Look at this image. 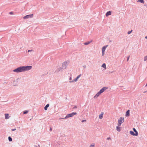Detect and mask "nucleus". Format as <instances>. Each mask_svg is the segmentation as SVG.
<instances>
[{
  "label": "nucleus",
  "instance_id": "obj_1",
  "mask_svg": "<svg viewBox=\"0 0 147 147\" xmlns=\"http://www.w3.org/2000/svg\"><path fill=\"white\" fill-rule=\"evenodd\" d=\"M32 68L31 66L20 67L14 69L13 71L16 72H20L29 70Z\"/></svg>",
  "mask_w": 147,
  "mask_h": 147
},
{
  "label": "nucleus",
  "instance_id": "obj_2",
  "mask_svg": "<svg viewBox=\"0 0 147 147\" xmlns=\"http://www.w3.org/2000/svg\"><path fill=\"white\" fill-rule=\"evenodd\" d=\"M124 122V118L123 117H120L118 120V125L121 126V124Z\"/></svg>",
  "mask_w": 147,
  "mask_h": 147
},
{
  "label": "nucleus",
  "instance_id": "obj_3",
  "mask_svg": "<svg viewBox=\"0 0 147 147\" xmlns=\"http://www.w3.org/2000/svg\"><path fill=\"white\" fill-rule=\"evenodd\" d=\"M77 113L76 112H73L67 115V116L65 117V118H67L68 117H72L74 115H76Z\"/></svg>",
  "mask_w": 147,
  "mask_h": 147
},
{
  "label": "nucleus",
  "instance_id": "obj_4",
  "mask_svg": "<svg viewBox=\"0 0 147 147\" xmlns=\"http://www.w3.org/2000/svg\"><path fill=\"white\" fill-rule=\"evenodd\" d=\"M33 14L27 15L24 16L23 18L24 19H26L29 18H32L33 17Z\"/></svg>",
  "mask_w": 147,
  "mask_h": 147
},
{
  "label": "nucleus",
  "instance_id": "obj_5",
  "mask_svg": "<svg viewBox=\"0 0 147 147\" xmlns=\"http://www.w3.org/2000/svg\"><path fill=\"white\" fill-rule=\"evenodd\" d=\"M108 45H107L103 47L102 49V55L103 56L105 54V50L106 48L108 47Z\"/></svg>",
  "mask_w": 147,
  "mask_h": 147
},
{
  "label": "nucleus",
  "instance_id": "obj_6",
  "mask_svg": "<svg viewBox=\"0 0 147 147\" xmlns=\"http://www.w3.org/2000/svg\"><path fill=\"white\" fill-rule=\"evenodd\" d=\"M107 88H106V87H104L103 88H102L100 91H99L100 93L101 94V93L103 92L105 90L107 89Z\"/></svg>",
  "mask_w": 147,
  "mask_h": 147
},
{
  "label": "nucleus",
  "instance_id": "obj_7",
  "mask_svg": "<svg viewBox=\"0 0 147 147\" xmlns=\"http://www.w3.org/2000/svg\"><path fill=\"white\" fill-rule=\"evenodd\" d=\"M101 94L100 93V92H98L96 95L94 96V98H97L100 94Z\"/></svg>",
  "mask_w": 147,
  "mask_h": 147
},
{
  "label": "nucleus",
  "instance_id": "obj_8",
  "mask_svg": "<svg viewBox=\"0 0 147 147\" xmlns=\"http://www.w3.org/2000/svg\"><path fill=\"white\" fill-rule=\"evenodd\" d=\"M120 126H118H118L116 127V129L117 131L119 132L121 130V128L119 127Z\"/></svg>",
  "mask_w": 147,
  "mask_h": 147
},
{
  "label": "nucleus",
  "instance_id": "obj_9",
  "mask_svg": "<svg viewBox=\"0 0 147 147\" xmlns=\"http://www.w3.org/2000/svg\"><path fill=\"white\" fill-rule=\"evenodd\" d=\"M125 115L126 116H129V110L126 112Z\"/></svg>",
  "mask_w": 147,
  "mask_h": 147
},
{
  "label": "nucleus",
  "instance_id": "obj_10",
  "mask_svg": "<svg viewBox=\"0 0 147 147\" xmlns=\"http://www.w3.org/2000/svg\"><path fill=\"white\" fill-rule=\"evenodd\" d=\"M130 134L132 135V136H137L135 133V134L133 131H130Z\"/></svg>",
  "mask_w": 147,
  "mask_h": 147
},
{
  "label": "nucleus",
  "instance_id": "obj_11",
  "mask_svg": "<svg viewBox=\"0 0 147 147\" xmlns=\"http://www.w3.org/2000/svg\"><path fill=\"white\" fill-rule=\"evenodd\" d=\"M5 118L6 119H7L9 118V115L8 114H5Z\"/></svg>",
  "mask_w": 147,
  "mask_h": 147
},
{
  "label": "nucleus",
  "instance_id": "obj_12",
  "mask_svg": "<svg viewBox=\"0 0 147 147\" xmlns=\"http://www.w3.org/2000/svg\"><path fill=\"white\" fill-rule=\"evenodd\" d=\"M111 11H108L107 12L106 14V16L107 17L109 15H111Z\"/></svg>",
  "mask_w": 147,
  "mask_h": 147
},
{
  "label": "nucleus",
  "instance_id": "obj_13",
  "mask_svg": "<svg viewBox=\"0 0 147 147\" xmlns=\"http://www.w3.org/2000/svg\"><path fill=\"white\" fill-rule=\"evenodd\" d=\"M133 129L134 130V131L135 132V134L137 135L138 136V133L137 132V131L136 130V129L135 128H133Z\"/></svg>",
  "mask_w": 147,
  "mask_h": 147
},
{
  "label": "nucleus",
  "instance_id": "obj_14",
  "mask_svg": "<svg viewBox=\"0 0 147 147\" xmlns=\"http://www.w3.org/2000/svg\"><path fill=\"white\" fill-rule=\"evenodd\" d=\"M103 116V114L102 113L99 116V118L100 119H101L102 118Z\"/></svg>",
  "mask_w": 147,
  "mask_h": 147
},
{
  "label": "nucleus",
  "instance_id": "obj_15",
  "mask_svg": "<svg viewBox=\"0 0 147 147\" xmlns=\"http://www.w3.org/2000/svg\"><path fill=\"white\" fill-rule=\"evenodd\" d=\"M102 67H103L105 69H106V65L105 63H103L102 65Z\"/></svg>",
  "mask_w": 147,
  "mask_h": 147
},
{
  "label": "nucleus",
  "instance_id": "obj_16",
  "mask_svg": "<svg viewBox=\"0 0 147 147\" xmlns=\"http://www.w3.org/2000/svg\"><path fill=\"white\" fill-rule=\"evenodd\" d=\"M49 106V104H47L45 107L44 108V109L45 110H47V108H48Z\"/></svg>",
  "mask_w": 147,
  "mask_h": 147
},
{
  "label": "nucleus",
  "instance_id": "obj_17",
  "mask_svg": "<svg viewBox=\"0 0 147 147\" xmlns=\"http://www.w3.org/2000/svg\"><path fill=\"white\" fill-rule=\"evenodd\" d=\"M80 76H81V75H79L77 77V78H76V79L74 80V81H75V82H76V81H77L78 80V78H79L80 77Z\"/></svg>",
  "mask_w": 147,
  "mask_h": 147
},
{
  "label": "nucleus",
  "instance_id": "obj_18",
  "mask_svg": "<svg viewBox=\"0 0 147 147\" xmlns=\"http://www.w3.org/2000/svg\"><path fill=\"white\" fill-rule=\"evenodd\" d=\"M92 42V40L90 42H85L84 43V44L85 45H88Z\"/></svg>",
  "mask_w": 147,
  "mask_h": 147
},
{
  "label": "nucleus",
  "instance_id": "obj_19",
  "mask_svg": "<svg viewBox=\"0 0 147 147\" xmlns=\"http://www.w3.org/2000/svg\"><path fill=\"white\" fill-rule=\"evenodd\" d=\"M138 1L140 2L141 3H144V0H138Z\"/></svg>",
  "mask_w": 147,
  "mask_h": 147
},
{
  "label": "nucleus",
  "instance_id": "obj_20",
  "mask_svg": "<svg viewBox=\"0 0 147 147\" xmlns=\"http://www.w3.org/2000/svg\"><path fill=\"white\" fill-rule=\"evenodd\" d=\"M147 60V55L145 56L144 58V61H145Z\"/></svg>",
  "mask_w": 147,
  "mask_h": 147
},
{
  "label": "nucleus",
  "instance_id": "obj_21",
  "mask_svg": "<svg viewBox=\"0 0 147 147\" xmlns=\"http://www.w3.org/2000/svg\"><path fill=\"white\" fill-rule=\"evenodd\" d=\"M8 139H9V141L11 142L12 141V139L11 138V137H8Z\"/></svg>",
  "mask_w": 147,
  "mask_h": 147
},
{
  "label": "nucleus",
  "instance_id": "obj_22",
  "mask_svg": "<svg viewBox=\"0 0 147 147\" xmlns=\"http://www.w3.org/2000/svg\"><path fill=\"white\" fill-rule=\"evenodd\" d=\"M95 144H92L90 145V147H94Z\"/></svg>",
  "mask_w": 147,
  "mask_h": 147
},
{
  "label": "nucleus",
  "instance_id": "obj_23",
  "mask_svg": "<svg viewBox=\"0 0 147 147\" xmlns=\"http://www.w3.org/2000/svg\"><path fill=\"white\" fill-rule=\"evenodd\" d=\"M28 111H24L23 113L24 114H26L28 113Z\"/></svg>",
  "mask_w": 147,
  "mask_h": 147
},
{
  "label": "nucleus",
  "instance_id": "obj_24",
  "mask_svg": "<svg viewBox=\"0 0 147 147\" xmlns=\"http://www.w3.org/2000/svg\"><path fill=\"white\" fill-rule=\"evenodd\" d=\"M132 31V30H131V31H129L128 32V34H130L131 32Z\"/></svg>",
  "mask_w": 147,
  "mask_h": 147
},
{
  "label": "nucleus",
  "instance_id": "obj_25",
  "mask_svg": "<svg viewBox=\"0 0 147 147\" xmlns=\"http://www.w3.org/2000/svg\"><path fill=\"white\" fill-rule=\"evenodd\" d=\"M16 130V128H14V129H11V130L12 131H15Z\"/></svg>",
  "mask_w": 147,
  "mask_h": 147
},
{
  "label": "nucleus",
  "instance_id": "obj_26",
  "mask_svg": "<svg viewBox=\"0 0 147 147\" xmlns=\"http://www.w3.org/2000/svg\"><path fill=\"white\" fill-rule=\"evenodd\" d=\"M107 140H111V138L110 137H108L107 138Z\"/></svg>",
  "mask_w": 147,
  "mask_h": 147
},
{
  "label": "nucleus",
  "instance_id": "obj_27",
  "mask_svg": "<svg viewBox=\"0 0 147 147\" xmlns=\"http://www.w3.org/2000/svg\"><path fill=\"white\" fill-rule=\"evenodd\" d=\"M86 120H84L82 121V122H86Z\"/></svg>",
  "mask_w": 147,
  "mask_h": 147
},
{
  "label": "nucleus",
  "instance_id": "obj_28",
  "mask_svg": "<svg viewBox=\"0 0 147 147\" xmlns=\"http://www.w3.org/2000/svg\"><path fill=\"white\" fill-rule=\"evenodd\" d=\"M66 64H67L66 62H64L63 63V65H66Z\"/></svg>",
  "mask_w": 147,
  "mask_h": 147
},
{
  "label": "nucleus",
  "instance_id": "obj_29",
  "mask_svg": "<svg viewBox=\"0 0 147 147\" xmlns=\"http://www.w3.org/2000/svg\"><path fill=\"white\" fill-rule=\"evenodd\" d=\"M129 56L127 58V61L129 60Z\"/></svg>",
  "mask_w": 147,
  "mask_h": 147
},
{
  "label": "nucleus",
  "instance_id": "obj_30",
  "mask_svg": "<svg viewBox=\"0 0 147 147\" xmlns=\"http://www.w3.org/2000/svg\"><path fill=\"white\" fill-rule=\"evenodd\" d=\"M32 51V50H28V52H29L31 51Z\"/></svg>",
  "mask_w": 147,
  "mask_h": 147
},
{
  "label": "nucleus",
  "instance_id": "obj_31",
  "mask_svg": "<svg viewBox=\"0 0 147 147\" xmlns=\"http://www.w3.org/2000/svg\"><path fill=\"white\" fill-rule=\"evenodd\" d=\"M145 38H146L147 39V36H145Z\"/></svg>",
  "mask_w": 147,
  "mask_h": 147
},
{
  "label": "nucleus",
  "instance_id": "obj_32",
  "mask_svg": "<svg viewBox=\"0 0 147 147\" xmlns=\"http://www.w3.org/2000/svg\"><path fill=\"white\" fill-rule=\"evenodd\" d=\"M50 130H51H51H52V129H51V128L50 129Z\"/></svg>",
  "mask_w": 147,
  "mask_h": 147
},
{
  "label": "nucleus",
  "instance_id": "obj_33",
  "mask_svg": "<svg viewBox=\"0 0 147 147\" xmlns=\"http://www.w3.org/2000/svg\"><path fill=\"white\" fill-rule=\"evenodd\" d=\"M147 92V91H145V92H144V93H145V92Z\"/></svg>",
  "mask_w": 147,
  "mask_h": 147
},
{
  "label": "nucleus",
  "instance_id": "obj_34",
  "mask_svg": "<svg viewBox=\"0 0 147 147\" xmlns=\"http://www.w3.org/2000/svg\"><path fill=\"white\" fill-rule=\"evenodd\" d=\"M69 79L70 80L71 79V78H70Z\"/></svg>",
  "mask_w": 147,
  "mask_h": 147
},
{
  "label": "nucleus",
  "instance_id": "obj_35",
  "mask_svg": "<svg viewBox=\"0 0 147 147\" xmlns=\"http://www.w3.org/2000/svg\"><path fill=\"white\" fill-rule=\"evenodd\" d=\"M146 85H147V84H146Z\"/></svg>",
  "mask_w": 147,
  "mask_h": 147
}]
</instances>
